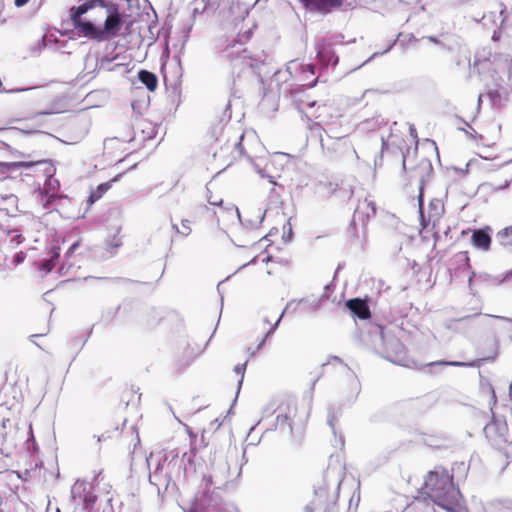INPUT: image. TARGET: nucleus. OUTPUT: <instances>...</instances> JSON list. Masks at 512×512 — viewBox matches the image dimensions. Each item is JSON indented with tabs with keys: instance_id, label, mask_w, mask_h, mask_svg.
I'll return each instance as SVG.
<instances>
[{
	"instance_id": "1",
	"label": "nucleus",
	"mask_w": 512,
	"mask_h": 512,
	"mask_svg": "<svg viewBox=\"0 0 512 512\" xmlns=\"http://www.w3.org/2000/svg\"><path fill=\"white\" fill-rule=\"evenodd\" d=\"M421 494L424 500L429 499L447 512H467L460 503L461 494L453 483V476L443 467H436L427 474Z\"/></svg>"
},
{
	"instance_id": "2",
	"label": "nucleus",
	"mask_w": 512,
	"mask_h": 512,
	"mask_svg": "<svg viewBox=\"0 0 512 512\" xmlns=\"http://www.w3.org/2000/svg\"><path fill=\"white\" fill-rule=\"evenodd\" d=\"M472 0H457L459 4L469 3ZM484 7V12H468L467 17L481 24L482 27L492 32V40L499 41L501 31L512 26V11H508L503 0H477Z\"/></svg>"
},
{
	"instance_id": "3",
	"label": "nucleus",
	"mask_w": 512,
	"mask_h": 512,
	"mask_svg": "<svg viewBox=\"0 0 512 512\" xmlns=\"http://www.w3.org/2000/svg\"><path fill=\"white\" fill-rule=\"evenodd\" d=\"M361 341L383 358L393 363L403 364L405 351L403 344L389 332H386L382 326L368 323L366 330L361 331Z\"/></svg>"
},
{
	"instance_id": "4",
	"label": "nucleus",
	"mask_w": 512,
	"mask_h": 512,
	"mask_svg": "<svg viewBox=\"0 0 512 512\" xmlns=\"http://www.w3.org/2000/svg\"><path fill=\"white\" fill-rule=\"evenodd\" d=\"M344 470V464L339 456L332 454L329 457L327 469L323 473L322 482L315 486V493L322 496L332 489L337 494L345 475Z\"/></svg>"
},
{
	"instance_id": "5",
	"label": "nucleus",
	"mask_w": 512,
	"mask_h": 512,
	"mask_svg": "<svg viewBox=\"0 0 512 512\" xmlns=\"http://www.w3.org/2000/svg\"><path fill=\"white\" fill-rule=\"evenodd\" d=\"M234 73L240 75L247 70H254L262 63L261 57L253 55L241 43H235L225 50Z\"/></svg>"
},
{
	"instance_id": "6",
	"label": "nucleus",
	"mask_w": 512,
	"mask_h": 512,
	"mask_svg": "<svg viewBox=\"0 0 512 512\" xmlns=\"http://www.w3.org/2000/svg\"><path fill=\"white\" fill-rule=\"evenodd\" d=\"M71 499L75 506H83L86 512H100L99 509H94V504L97 497L92 492V485L86 481L77 480L71 488ZM111 499L105 501V507L101 512H110L109 502Z\"/></svg>"
},
{
	"instance_id": "7",
	"label": "nucleus",
	"mask_w": 512,
	"mask_h": 512,
	"mask_svg": "<svg viewBox=\"0 0 512 512\" xmlns=\"http://www.w3.org/2000/svg\"><path fill=\"white\" fill-rule=\"evenodd\" d=\"M106 13L107 17L104 21L103 29H101L103 41L117 36L123 26V17L119 12V5L117 3H110Z\"/></svg>"
},
{
	"instance_id": "8",
	"label": "nucleus",
	"mask_w": 512,
	"mask_h": 512,
	"mask_svg": "<svg viewBox=\"0 0 512 512\" xmlns=\"http://www.w3.org/2000/svg\"><path fill=\"white\" fill-rule=\"evenodd\" d=\"M418 205H419V212H420V219H421V225L423 228H426L429 223L432 221L433 224L437 220L440 219L443 211H444V205L440 199H432L429 203L428 208V216L426 218L425 213L423 211V179L421 178V183L419 187V195H418Z\"/></svg>"
},
{
	"instance_id": "9",
	"label": "nucleus",
	"mask_w": 512,
	"mask_h": 512,
	"mask_svg": "<svg viewBox=\"0 0 512 512\" xmlns=\"http://www.w3.org/2000/svg\"><path fill=\"white\" fill-rule=\"evenodd\" d=\"M60 187L59 181L52 176H49L44 184L43 192L40 194V201L44 208H50V205L53 200H55L58 195L57 191Z\"/></svg>"
},
{
	"instance_id": "10",
	"label": "nucleus",
	"mask_w": 512,
	"mask_h": 512,
	"mask_svg": "<svg viewBox=\"0 0 512 512\" xmlns=\"http://www.w3.org/2000/svg\"><path fill=\"white\" fill-rule=\"evenodd\" d=\"M296 412V406L290 404L284 410H280L276 417L277 427L283 431L287 429L292 434Z\"/></svg>"
},
{
	"instance_id": "11",
	"label": "nucleus",
	"mask_w": 512,
	"mask_h": 512,
	"mask_svg": "<svg viewBox=\"0 0 512 512\" xmlns=\"http://www.w3.org/2000/svg\"><path fill=\"white\" fill-rule=\"evenodd\" d=\"M317 58L324 66L337 65L338 56L335 54L332 47L326 42H319L316 44Z\"/></svg>"
},
{
	"instance_id": "12",
	"label": "nucleus",
	"mask_w": 512,
	"mask_h": 512,
	"mask_svg": "<svg viewBox=\"0 0 512 512\" xmlns=\"http://www.w3.org/2000/svg\"><path fill=\"white\" fill-rule=\"evenodd\" d=\"M73 26L75 29L79 30L83 36L98 42L103 41V34L101 29L97 27L93 22L79 20L77 23H74Z\"/></svg>"
},
{
	"instance_id": "13",
	"label": "nucleus",
	"mask_w": 512,
	"mask_h": 512,
	"mask_svg": "<svg viewBox=\"0 0 512 512\" xmlns=\"http://www.w3.org/2000/svg\"><path fill=\"white\" fill-rule=\"evenodd\" d=\"M346 307L349 309L353 316L358 317L361 320H367L370 318L371 314L369 306L364 300L360 298L348 300L346 302Z\"/></svg>"
},
{
	"instance_id": "14",
	"label": "nucleus",
	"mask_w": 512,
	"mask_h": 512,
	"mask_svg": "<svg viewBox=\"0 0 512 512\" xmlns=\"http://www.w3.org/2000/svg\"><path fill=\"white\" fill-rule=\"evenodd\" d=\"M471 243L477 249L488 251L491 245L490 228L474 230L471 236Z\"/></svg>"
},
{
	"instance_id": "15",
	"label": "nucleus",
	"mask_w": 512,
	"mask_h": 512,
	"mask_svg": "<svg viewBox=\"0 0 512 512\" xmlns=\"http://www.w3.org/2000/svg\"><path fill=\"white\" fill-rule=\"evenodd\" d=\"M305 7L328 12L332 8L341 6L344 0H300Z\"/></svg>"
},
{
	"instance_id": "16",
	"label": "nucleus",
	"mask_w": 512,
	"mask_h": 512,
	"mask_svg": "<svg viewBox=\"0 0 512 512\" xmlns=\"http://www.w3.org/2000/svg\"><path fill=\"white\" fill-rule=\"evenodd\" d=\"M228 476H229V466L225 462L222 464V467H218L214 470V474L210 475L207 478V482L209 484L221 486L227 481Z\"/></svg>"
},
{
	"instance_id": "17",
	"label": "nucleus",
	"mask_w": 512,
	"mask_h": 512,
	"mask_svg": "<svg viewBox=\"0 0 512 512\" xmlns=\"http://www.w3.org/2000/svg\"><path fill=\"white\" fill-rule=\"evenodd\" d=\"M138 79L149 91H154L157 88V76L148 70H140L138 72Z\"/></svg>"
},
{
	"instance_id": "18",
	"label": "nucleus",
	"mask_w": 512,
	"mask_h": 512,
	"mask_svg": "<svg viewBox=\"0 0 512 512\" xmlns=\"http://www.w3.org/2000/svg\"><path fill=\"white\" fill-rule=\"evenodd\" d=\"M60 257V247H54L51 252L49 258L43 260L40 264V270H44L45 272H50L55 267Z\"/></svg>"
},
{
	"instance_id": "19",
	"label": "nucleus",
	"mask_w": 512,
	"mask_h": 512,
	"mask_svg": "<svg viewBox=\"0 0 512 512\" xmlns=\"http://www.w3.org/2000/svg\"><path fill=\"white\" fill-rule=\"evenodd\" d=\"M120 175L116 176L109 182L101 183L97 186L96 190L92 191L89 196L90 204H93L97 200H99L110 188L113 182L118 181Z\"/></svg>"
},
{
	"instance_id": "20",
	"label": "nucleus",
	"mask_w": 512,
	"mask_h": 512,
	"mask_svg": "<svg viewBox=\"0 0 512 512\" xmlns=\"http://www.w3.org/2000/svg\"><path fill=\"white\" fill-rule=\"evenodd\" d=\"M92 9V5H87L86 1L78 6H73L70 10V16L72 23H77L81 19V16Z\"/></svg>"
},
{
	"instance_id": "21",
	"label": "nucleus",
	"mask_w": 512,
	"mask_h": 512,
	"mask_svg": "<svg viewBox=\"0 0 512 512\" xmlns=\"http://www.w3.org/2000/svg\"><path fill=\"white\" fill-rule=\"evenodd\" d=\"M79 246H80V241H76L67 250V252L65 254V261L62 263V265L59 269V272L61 274L68 273L69 270L72 268L73 265H72V263H69V259L74 254V252L79 248Z\"/></svg>"
},
{
	"instance_id": "22",
	"label": "nucleus",
	"mask_w": 512,
	"mask_h": 512,
	"mask_svg": "<svg viewBox=\"0 0 512 512\" xmlns=\"http://www.w3.org/2000/svg\"><path fill=\"white\" fill-rule=\"evenodd\" d=\"M4 232L7 235V238L9 239V242L12 246H18L20 245L24 237L22 235V232L18 228H9L7 227Z\"/></svg>"
},
{
	"instance_id": "23",
	"label": "nucleus",
	"mask_w": 512,
	"mask_h": 512,
	"mask_svg": "<svg viewBox=\"0 0 512 512\" xmlns=\"http://www.w3.org/2000/svg\"><path fill=\"white\" fill-rule=\"evenodd\" d=\"M453 260L455 264H457V269L460 271H465L470 268V259L466 251L455 254Z\"/></svg>"
},
{
	"instance_id": "24",
	"label": "nucleus",
	"mask_w": 512,
	"mask_h": 512,
	"mask_svg": "<svg viewBox=\"0 0 512 512\" xmlns=\"http://www.w3.org/2000/svg\"><path fill=\"white\" fill-rule=\"evenodd\" d=\"M349 387H350L349 401L354 402L357 399V397L361 391V383H360L359 379L354 374L350 375Z\"/></svg>"
},
{
	"instance_id": "25",
	"label": "nucleus",
	"mask_w": 512,
	"mask_h": 512,
	"mask_svg": "<svg viewBox=\"0 0 512 512\" xmlns=\"http://www.w3.org/2000/svg\"><path fill=\"white\" fill-rule=\"evenodd\" d=\"M496 239L503 246L511 245L512 244V225L500 230L496 235Z\"/></svg>"
},
{
	"instance_id": "26",
	"label": "nucleus",
	"mask_w": 512,
	"mask_h": 512,
	"mask_svg": "<svg viewBox=\"0 0 512 512\" xmlns=\"http://www.w3.org/2000/svg\"><path fill=\"white\" fill-rule=\"evenodd\" d=\"M149 481L152 485L159 486L160 484H165L168 486L170 481V476L167 474L162 475L158 472H151L149 475Z\"/></svg>"
},
{
	"instance_id": "27",
	"label": "nucleus",
	"mask_w": 512,
	"mask_h": 512,
	"mask_svg": "<svg viewBox=\"0 0 512 512\" xmlns=\"http://www.w3.org/2000/svg\"><path fill=\"white\" fill-rule=\"evenodd\" d=\"M11 429V422L8 418L0 416V445H2Z\"/></svg>"
},
{
	"instance_id": "28",
	"label": "nucleus",
	"mask_w": 512,
	"mask_h": 512,
	"mask_svg": "<svg viewBox=\"0 0 512 512\" xmlns=\"http://www.w3.org/2000/svg\"><path fill=\"white\" fill-rule=\"evenodd\" d=\"M512 179H505L502 183H494V182H485L481 186L490 191H500L503 190L511 184Z\"/></svg>"
},
{
	"instance_id": "29",
	"label": "nucleus",
	"mask_w": 512,
	"mask_h": 512,
	"mask_svg": "<svg viewBox=\"0 0 512 512\" xmlns=\"http://www.w3.org/2000/svg\"><path fill=\"white\" fill-rule=\"evenodd\" d=\"M291 305H292V301H291V302H288V303L286 304L285 309H284V310H283V312L280 314V316H279V318L277 319V321L275 322V324H274V325H273V326L268 330V332L266 333V335L263 337V339L261 340V342L258 344L257 349H260V348L264 345V343H265V341H266V338H267L268 336H270L272 333H274V331H275V330H276V328L278 327V325H279V323H280V321H281L282 317L284 316V313H285V312L290 308V306H291Z\"/></svg>"
},
{
	"instance_id": "30",
	"label": "nucleus",
	"mask_w": 512,
	"mask_h": 512,
	"mask_svg": "<svg viewBox=\"0 0 512 512\" xmlns=\"http://www.w3.org/2000/svg\"><path fill=\"white\" fill-rule=\"evenodd\" d=\"M335 421H336L335 416L332 415V414H329L328 415V419H327V423L331 427L332 432H333V434L335 436V446H339L340 448H342L344 446V439H343V437L341 435H339V436L336 435Z\"/></svg>"
},
{
	"instance_id": "31",
	"label": "nucleus",
	"mask_w": 512,
	"mask_h": 512,
	"mask_svg": "<svg viewBox=\"0 0 512 512\" xmlns=\"http://www.w3.org/2000/svg\"><path fill=\"white\" fill-rule=\"evenodd\" d=\"M481 360H473L470 362L461 361H450V362H438V364L450 365L454 367H476L479 366Z\"/></svg>"
},
{
	"instance_id": "32",
	"label": "nucleus",
	"mask_w": 512,
	"mask_h": 512,
	"mask_svg": "<svg viewBox=\"0 0 512 512\" xmlns=\"http://www.w3.org/2000/svg\"><path fill=\"white\" fill-rule=\"evenodd\" d=\"M487 96L494 106L500 107L503 105L502 95L498 90H489Z\"/></svg>"
},
{
	"instance_id": "33",
	"label": "nucleus",
	"mask_w": 512,
	"mask_h": 512,
	"mask_svg": "<svg viewBox=\"0 0 512 512\" xmlns=\"http://www.w3.org/2000/svg\"><path fill=\"white\" fill-rule=\"evenodd\" d=\"M190 221L187 219L182 220V229L180 230L177 224H172V228L183 236H188L191 233Z\"/></svg>"
},
{
	"instance_id": "34",
	"label": "nucleus",
	"mask_w": 512,
	"mask_h": 512,
	"mask_svg": "<svg viewBox=\"0 0 512 512\" xmlns=\"http://www.w3.org/2000/svg\"><path fill=\"white\" fill-rule=\"evenodd\" d=\"M42 163L43 162H41V161H38V162L21 161V162L7 163L5 165L8 166V167H17V168L29 169V168H31L33 166H36V165H39V164H42Z\"/></svg>"
},
{
	"instance_id": "35",
	"label": "nucleus",
	"mask_w": 512,
	"mask_h": 512,
	"mask_svg": "<svg viewBox=\"0 0 512 512\" xmlns=\"http://www.w3.org/2000/svg\"><path fill=\"white\" fill-rule=\"evenodd\" d=\"M254 169L256 170V172L262 177V178H268L269 182L273 185L276 184V182L274 181V177L267 174L266 173V169L265 168H261L260 165L258 163H255L253 162L252 163Z\"/></svg>"
},
{
	"instance_id": "36",
	"label": "nucleus",
	"mask_w": 512,
	"mask_h": 512,
	"mask_svg": "<svg viewBox=\"0 0 512 512\" xmlns=\"http://www.w3.org/2000/svg\"><path fill=\"white\" fill-rule=\"evenodd\" d=\"M86 3L87 5H92V9L99 6L107 10V7L111 2H108L107 0H86Z\"/></svg>"
},
{
	"instance_id": "37",
	"label": "nucleus",
	"mask_w": 512,
	"mask_h": 512,
	"mask_svg": "<svg viewBox=\"0 0 512 512\" xmlns=\"http://www.w3.org/2000/svg\"><path fill=\"white\" fill-rule=\"evenodd\" d=\"M246 364H247V362H245L243 364H238L234 368L235 373L240 375V380L238 382L239 387L241 386V384L243 382V379H244V373H245V369H246Z\"/></svg>"
},
{
	"instance_id": "38",
	"label": "nucleus",
	"mask_w": 512,
	"mask_h": 512,
	"mask_svg": "<svg viewBox=\"0 0 512 512\" xmlns=\"http://www.w3.org/2000/svg\"><path fill=\"white\" fill-rule=\"evenodd\" d=\"M397 39H398V38H396L395 40H393V41L389 44V46H388L384 51H382V52H375V53H373V54L371 55V57H370L366 62H369L370 60L374 59L375 57H377V56H379V55H383V54L388 53V52L393 48V46L396 44Z\"/></svg>"
},
{
	"instance_id": "39",
	"label": "nucleus",
	"mask_w": 512,
	"mask_h": 512,
	"mask_svg": "<svg viewBox=\"0 0 512 512\" xmlns=\"http://www.w3.org/2000/svg\"><path fill=\"white\" fill-rule=\"evenodd\" d=\"M487 386H488V391L490 392L489 405H490V406H491V408H492V407H493V406H495V405H496V403H497V397H496V395H495V391H494L493 387H492L490 384H488Z\"/></svg>"
},
{
	"instance_id": "40",
	"label": "nucleus",
	"mask_w": 512,
	"mask_h": 512,
	"mask_svg": "<svg viewBox=\"0 0 512 512\" xmlns=\"http://www.w3.org/2000/svg\"><path fill=\"white\" fill-rule=\"evenodd\" d=\"M204 2V9H216L219 6V0H202Z\"/></svg>"
},
{
	"instance_id": "41",
	"label": "nucleus",
	"mask_w": 512,
	"mask_h": 512,
	"mask_svg": "<svg viewBox=\"0 0 512 512\" xmlns=\"http://www.w3.org/2000/svg\"><path fill=\"white\" fill-rule=\"evenodd\" d=\"M121 246V241L119 239H116L114 238L111 243L109 244V248L112 249L110 251V255H114L115 254V250Z\"/></svg>"
},
{
	"instance_id": "42",
	"label": "nucleus",
	"mask_w": 512,
	"mask_h": 512,
	"mask_svg": "<svg viewBox=\"0 0 512 512\" xmlns=\"http://www.w3.org/2000/svg\"><path fill=\"white\" fill-rule=\"evenodd\" d=\"M300 64L297 62V60H292L287 65V71L292 75L293 72H295Z\"/></svg>"
},
{
	"instance_id": "43",
	"label": "nucleus",
	"mask_w": 512,
	"mask_h": 512,
	"mask_svg": "<svg viewBox=\"0 0 512 512\" xmlns=\"http://www.w3.org/2000/svg\"><path fill=\"white\" fill-rule=\"evenodd\" d=\"M85 65L86 67L88 66H94L96 67L97 66V59L91 55H86L85 57Z\"/></svg>"
},
{
	"instance_id": "44",
	"label": "nucleus",
	"mask_w": 512,
	"mask_h": 512,
	"mask_svg": "<svg viewBox=\"0 0 512 512\" xmlns=\"http://www.w3.org/2000/svg\"><path fill=\"white\" fill-rule=\"evenodd\" d=\"M324 188H327V190H328L327 192L331 193V194H335V193H337L338 191L341 190V189H338V185L337 184H333V183L325 184Z\"/></svg>"
},
{
	"instance_id": "45",
	"label": "nucleus",
	"mask_w": 512,
	"mask_h": 512,
	"mask_svg": "<svg viewBox=\"0 0 512 512\" xmlns=\"http://www.w3.org/2000/svg\"><path fill=\"white\" fill-rule=\"evenodd\" d=\"M496 427V423L492 422L485 426L484 431L486 435L488 436Z\"/></svg>"
},
{
	"instance_id": "46",
	"label": "nucleus",
	"mask_w": 512,
	"mask_h": 512,
	"mask_svg": "<svg viewBox=\"0 0 512 512\" xmlns=\"http://www.w3.org/2000/svg\"><path fill=\"white\" fill-rule=\"evenodd\" d=\"M430 42L436 44V45H439L441 46L442 48H445L444 44L436 37L434 36H427L426 37Z\"/></svg>"
},
{
	"instance_id": "47",
	"label": "nucleus",
	"mask_w": 512,
	"mask_h": 512,
	"mask_svg": "<svg viewBox=\"0 0 512 512\" xmlns=\"http://www.w3.org/2000/svg\"><path fill=\"white\" fill-rule=\"evenodd\" d=\"M208 202L211 204V205H214V206H221L222 203H223V200L220 198V199H213L211 197L208 198Z\"/></svg>"
},
{
	"instance_id": "48",
	"label": "nucleus",
	"mask_w": 512,
	"mask_h": 512,
	"mask_svg": "<svg viewBox=\"0 0 512 512\" xmlns=\"http://www.w3.org/2000/svg\"><path fill=\"white\" fill-rule=\"evenodd\" d=\"M162 469H163V463H162V462H161V460L159 459V460L157 461V464H156L155 469H154V471H153V472L161 473Z\"/></svg>"
},
{
	"instance_id": "49",
	"label": "nucleus",
	"mask_w": 512,
	"mask_h": 512,
	"mask_svg": "<svg viewBox=\"0 0 512 512\" xmlns=\"http://www.w3.org/2000/svg\"><path fill=\"white\" fill-rule=\"evenodd\" d=\"M29 2V0H15L14 4L16 7H23Z\"/></svg>"
},
{
	"instance_id": "50",
	"label": "nucleus",
	"mask_w": 512,
	"mask_h": 512,
	"mask_svg": "<svg viewBox=\"0 0 512 512\" xmlns=\"http://www.w3.org/2000/svg\"><path fill=\"white\" fill-rule=\"evenodd\" d=\"M353 195V190L349 188L348 190H345L343 195H339V197L342 198H350Z\"/></svg>"
},
{
	"instance_id": "51",
	"label": "nucleus",
	"mask_w": 512,
	"mask_h": 512,
	"mask_svg": "<svg viewBox=\"0 0 512 512\" xmlns=\"http://www.w3.org/2000/svg\"><path fill=\"white\" fill-rule=\"evenodd\" d=\"M422 164L423 166L428 169L429 171L432 170V165H431V162L428 160V159H423L422 160Z\"/></svg>"
},
{
	"instance_id": "52",
	"label": "nucleus",
	"mask_w": 512,
	"mask_h": 512,
	"mask_svg": "<svg viewBox=\"0 0 512 512\" xmlns=\"http://www.w3.org/2000/svg\"><path fill=\"white\" fill-rule=\"evenodd\" d=\"M23 260H24V255H23V253H20V254H17V255H16L14 262H15L16 264H19V263H21Z\"/></svg>"
},
{
	"instance_id": "53",
	"label": "nucleus",
	"mask_w": 512,
	"mask_h": 512,
	"mask_svg": "<svg viewBox=\"0 0 512 512\" xmlns=\"http://www.w3.org/2000/svg\"><path fill=\"white\" fill-rule=\"evenodd\" d=\"M108 438H110V435H106L105 433L97 436V441L98 442H102V441H106Z\"/></svg>"
},
{
	"instance_id": "54",
	"label": "nucleus",
	"mask_w": 512,
	"mask_h": 512,
	"mask_svg": "<svg viewBox=\"0 0 512 512\" xmlns=\"http://www.w3.org/2000/svg\"><path fill=\"white\" fill-rule=\"evenodd\" d=\"M409 131H410V135L414 138H417V132H416V129L413 125L410 126L409 128Z\"/></svg>"
},
{
	"instance_id": "55",
	"label": "nucleus",
	"mask_w": 512,
	"mask_h": 512,
	"mask_svg": "<svg viewBox=\"0 0 512 512\" xmlns=\"http://www.w3.org/2000/svg\"><path fill=\"white\" fill-rule=\"evenodd\" d=\"M365 204L367 205V207H368V208H370V209H371L372 214H375L376 209H375L374 204H373V203H371V202H369V203H368V202H366V201H365Z\"/></svg>"
},
{
	"instance_id": "56",
	"label": "nucleus",
	"mask_w": 512,
	"mask_h": 512,
	"mask_svg": "<svg viewBox=\"0 0 512 512\" xmlns=\"http://www.w3.org/2000/svg\"><path fill=\"white\" fill-rule=\"evenodd\" d=\"M286 227H288L287 229V232H288V237L291 238V235H292V228H291V225L290 223L288 222L287 225H284V230L286 229Z\"/></svg>"
},
{
	"instance_id": "57",
	"label": "nucleus",
	"mask_w": 512,
	"mask_h": 512,
	"mask_svg": "<svg viewBox=\"0 0 512 512\" xmlns=\"http://www.w3.org/2000/svg\"><path fill=\"white\" fill-rule=\"evenodd\" d=\"M331 360L342 363V360L337 356H331L328 362H330Z\"/></svg>"
},
{
	"instance_id": "58",
	"label": "nucleus",
	"mask_w": 512,
	"mask_h": 512,
	"mask_svg": "<svg viewBox=\"0 0 512 512\" xmlns=\"http://www.w3.org/2000/svg\"><path fill=\"white\" fill-rule=\"evenodd\" d=\"M308 68H309V71H311L312 74L315 73V66L313 65H308Z\"/></svg>"
},
{
	"instance_id": "59",
	"label": "nucleus",
	"mask_w": 512,
	"mask_h": 512,
	"mask_svg": "<svg viewBox=\"0 0 512 512\" xmlns=\"http://www.w3.org/2000/svg\"><path fill=\"white\" fill-rule=\"evenodd\" d=\"M511 275H512V269H511L509 272H507V273H506V276H505L504 280L509 279V277H510Z\"/></svg>"
},
{
	"instance_id": "60",
	"label": "nucleus",
	"mask_w": 512,
	"mask_h": 512,
	"mask_svg": "<svg viewBox=\"0 0 512 512\" xmlns=\"http://www.w3.org/2000/svg\"><path fill=\"white\" fill-rule=\"evenodd\" d=\"M336 144H338V145H345V144H346V142H345V141H342L341 139H338V140L336 141Z\"/></svg>"
},
{
	"instance_id": "61",
	"label": "nucleus",
	"mask_w": 512,
	"mask_h": 512,
	"mask_svg": "<svg viewBox=\"0 0 512 512\" xmlns=\"http://www.w3.org/2000/svg\"><path fill=\"white\" fill-rule=\"evenodd\" d=\"M474 276H475V273H474V272H472V273H471V275L469 276V282H470V283H471V281H472V279H473V277H474Z\"/></svg>"
},
{
	"instance_id": "62",
	"label": "nucleus",
	"mask_w": 512,
	"mask_h": 512,
	"mask_svg": "<svg viewBox=\"0 0 512 512\" xmlns=\"http://www.w3.org/2000/svg\"><path fill=\"white\" fill-rule=\"evenodd\" d=\"M509 394H510V396H512V383L509 386Z\"/></svg>"
},
{
	"instance_id": "63",
	"label": "nucleus",
	"mask_w": 512,
	"mask_h": 512,
	"mask_svg": "<svg viewBox=\"0 0 512 512\" xmlns=\"http://www.w3.org/2000/svg\"><path fill=\"white\" fill-rule=\"evenodd\" d=\"M410 40H412V41H414V42H416V41H417V39H416L413 35H411V36H410Z\"/></svg>"
},
{
	"instance_id": "64",
	"label": "nucleus",
	"mask_w": 512,
	"mask_h": 512,
	"mask_svg": "<svg viewBox=\"0 0 512 512\" xmlns=\"http://www.w3.org/2000/svg\"><path fill=\"white\" fill-rule=\"evenodd\" d=\"M8 199H10V200H15V199H16V197H15L14 195H10V196L8 197Z\"/></svg>"
}]
</instances>
